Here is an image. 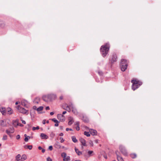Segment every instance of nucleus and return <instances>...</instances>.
<instances>
[{
  "label": "nucleus",
  "instance_id": "obj_1",
  "mask_svg": "<svg viewBox=\"0 0 161 161\" xmlns=\"http://www.w3.org/2000/svg\"><path fill=\"white\" fill-rule=\"evenodd\" d=\"M109 46L108 44H106L104 46H102L100 49L101 52L103 57H105L108 53L109 50Z\"/></svg>",
  "mask_w": 161,
  "mask_h": 161
},
{
  "label": "nucleus",
  "instance_id": "obj_2",
  "mask_svg": "<svg viewBox=\"0 0 161 161\" xmlns=\"http://www.w3.org/2000/svg\"><path fill=\"white\" fill-rule=\"evenodd\" d=\"M132 83V89L135 90L142 85V82L136 79H133L131 81Z\"/></svg>",
  "mask_w": 161,
  "mask_h": 161
},
{
  "label": "nucleus",
  "instance_id": "obj_3",
  "mask_svg": "<svg viewBox=\"0 0 161 161\" xmlns=\"http://www.w3.org/2000/svg\"><path fill=\"white\" fill-rule=\"evenodd\" d=\"M56 98V96L55 94H51L44 96L43 97V100L45 102H48L54 100Z\"/></svg>",
  "mask_w": 161,
  "mask_h": 161
},
{
  "label": "nucleus",
  "instance_id": "obj_4",
  "mask_svg": "<svg viewBox=\"0 0 161 161\" xmlns=\"http://www.w3.org/2000/svg\"><path fill=\"white\" fill-rule=\"evenodd\" d=\"M121 153L125 156L127 155V153L124 147L122 145H120L119 147Z\"/></svg>",
  "mask_w": 161,
  "mask_h": 161
},
{
  "label": "nucleus",
  "instance_id": "obj_5",
  "mask_svg": "<svg viewBox=\"0 0 161 161\" xmlns=\"http://www.w3.org/2000/svg\"><path fill=\"white\" fill-rule=\"evenodd\" d=\"M17 108L18 109L20 112L23 114H28V110H26L24 108L21 107H19V106H17Z\"/></svg>",
  "mask_w": 161,
  "mask_h": 161
},
{
  "label": "nucleus",
  "instance_id": "obj_6",
  "mask_svg": "<svg viewBox=\"0 0 161 161\" xmlns=\"http://www.w3.org/2000/svg\"><path fill=\"white\" fill-rule=\"evenodd\" d=\"M57 118L60 121H64L65 120L64 116L61 114H58Z\"/></svg>",
  "mask_w": 161,
  "mask_h": 161
},
{
  "label": "nucleus",
  "instance_id": "obj_7",
  "mask_svg": "<svg viewBox=\"0 0 161 161\" xmlns=\"http://www.w3.org/2000/svg\"><path fill=\"white\" fill-rule=\"evenodd\" d=\"M69 106L70 107V108L72 109V112L75 115H76L78 114V112L77 109L75 108V107L72 104H71L69 105Z\"/></svg>",
  "mask_w": 161,
  "mask_h": 161
},
{
  "label": "nucleus",
  "instance_id": "obj_8",
  "mask_svg": "<svg viewBox=\"0 0 161 161\" xmlns=\"http://www.w3.org/2000/svg\"><path fill=\"white\" fill-rule=\"evenodd\" d=\"M14 131V129L13 127L10 128L8 130H6V132L8 135H10V133H13Z\"/></svg>",
  "mask_w": 161,
  "mask_h": 161
},
{
  "label": "nucleus",
  "instance_id": "obj_9",
  "mask_svg": "<svg viewBox=\"0 0 161 161\" xmlns=\"http://www.w3.org/2000/svg\"><path fill=\"white\" fill-rule=\"evenodd\" d=\"M7 119L5 120H2L1 121L0 125L3 127H6L7 126V123L8 124V122H7Z\"/></svg>",
  "mask_w": 161,
  "mask_h": 161
},
{
  "label": "nucleus",
  "instance_id": "obj_10",
  "mask_svg": "<svg viewBox=\"0 0 161 161\" xmlns=\"http://www.w3.org/2000/svg\"><path fill=\"white\" fill-rule=\"evenodd\" d=\"M117 59V57L116 55L114 54L113 55L112 58L110 60L111 63H113L116 61Z\"/></svg>",
  "mask_w": 161,
  "mask_h": 161
},
{
  "label": "nucleus",
  "instance_id": "obj_11",
  "mask_svg": "<svg viewBox=\"0 0 161 161\" xmlns=\"http://www.w3.org/2000/svg\"><path fill=\"white\" fill-rule=\"evenodd\" d=\"M21 104L25 107H28V103L25 100H23L21 102Z\"/></svg>",
  "mask_w": 161,
  "mask_h": 161
},
{
  "label": "nucleus",
  "instance_id": "obj_12",
  "mask_svg": "<svg viewBox=\"0 0 161 161\" xmlns=\"http://www.w3.org/2000/svg\"><path fill=\"white\" fill-rule=\"evenodd\" d=\"M69 121L68 122V125H71L74 122L73 118L72 117H69L68 118Z\"/></svg>",
  "mask_w": 161,
  "mask_h": 161
},
{
  "label": "nucleus",
  "instance_id": "obj_13",
  "mask_svg": "<svg viewBox=\"0 0 161 161\" xmlns=\"http://www.w3.org/2000/svg\"><path fill=\"white\" fill-rule=\"evenodd\" d=\"M13 124L14 127H17L19 125V120L16 119L13 121Z\"/></svg>",
  "mask_w": 161,
  "mask_h": 161
},
{
  "label": "nucleus",
  "instance_id": "obj_14",
  "mask_svg": "<svg viewBox=\"0 0 161 161\" xmlns=\"http://www.w3.org/2000/svg\"><path fill=\"white\" fill-rule=\"evenodd\" d=\"M79 140L83 146H86V141L84 139L82 138H80Z\"/></svg>",
  "mask_w": 161,
  "mask_h": 161
},
{
  "label": "nucleus",
  "instance_id": "obj_15",
  "mask_svg": "<svg viewBox=\"0 0 161 161\" xmlns=\"http://www.w3.org/2000/svg\"><path fill=\"white\" fill-rule=\"evenodd\" d=\"M90 133L93 136L96 135L97 134V131L93 129H91L89 130Z\"/></svg>",
  "mask_w": 161,
  "mask_h": 161
},
{
  "label": "nucleus",
  "instance_id": "obj_16",
  "mask_svg": "<svg viewBox=\"0 0 161 161\" xmlns=\"http://www.w3.org/2000/svg\"><path fill=\"white\" fill-rule=\"evenodd\" d=\"M40 136L42 139H47L48 138V136L47 135L43 133L41 134Z\"/></svg>",
  "mask_w": 161,
  "mask_h": 161
},
{
  "label": "nucleus",
  "instance_id": "obj_17",
  "mask_svg": "<svg viewBox=\"0 0 161 161\" xmlns=\"http://www.w3.org/2000/svg\"><path fill=\"white\" fill-rule=\"evenodd\" d=\"M128 64H125V65H121V70L122 71H124L126 69Z\"/></svg>",
  "mask_w": 161,
  "mask_h": 161
},
{
  "label": "nucleus",
  "instance_id": "obj_18",
  "mask_svg": "<svg viewBox=\"0 0 161 161\" xmlns=\"http://www.w3.org/2000/svg\"><path fill=\"white\" fill-rule=\"evenodd\" d=\"M6 24L3 21L0 20V27L4 28L6 27Z\"/></svg>",
  "mask_w": 161,
  "mask_h": 161
},
{
  "label": "nucleus",
  "instance_id": "obj_19",
  "mask_svg": "<svg viewBox=\"0 0 161 161\" xmlns=\"http://www.w3.org/2000/svg\"><path fill=\"white\" fill-rule=\"evenodd\" d=\"M54 147L57 149H60L61 148V146L59 142H57L54 144Z\"/></svg>",
  "mask_w": 161,
  "mask_h": 161
},
{
  "label": "nucleus",
  "instance_id": "obj_20",
  "mask_svg": "<svg viewBox=\"0 0 161 161\" xmlns=\"http://www.w3.org/2000/svg\"><path fill=\"white\" fill-rule=\"evenodd\" d=\"M125 64H128L127 61L126 60L124 59H121V61L120 65H125Z\"/></svg>",
  "mask_w": 161,
  "mask_h": 161
},
{
  "label": "nucleus",
  "instance_id": "obj_21",
  "mask_svg": "<svg viewBox=\"0 0 161 161\" xmlns=\"http://www.w3.org/2000/svg\"><path fill=\"white\" fill-rule=\"evenodd\" d=\"M116 154L117 155V159L118 161H124L123 158L119 156L117 152H116Z\"/></svg>",
  "mask_w": 161,
  "mask_h": 161
},
{
  "label": "nucleus",
  "instance_id": "obj_22",
  "mask_svg": "<svg viewBox=\"0 0 161 161\" xmlns=\"http://www.w3.org/2000/svg\"><path fill=\"white\" fill-rule=\"evenodd\" d=\"M6 111L8 113V114H12L13 113V110L10 108H8L6 110Z\"/></svg>",
  "mask_w": 161,
  "mask_h": 161
},
{
  "label": "nucleus",
  "instance_id": "obj_23",
  "mask_svg": "<svg viewBox=\"0 0 161 161\" xmlns=\"http://www.w3.org/2000/svg\"><path fill=\"white\" fill-rule=\"evenodd\" d=\"M75 152L78 155L80 156L82 154L81 152L79 151V150L75 147Z\"/></svg>",
  "mask_w": 161,
  "mask_h": 161
},
{
  "label": "nucleus",
  "instance_id": "obj_24",
  "mask_svg": "<svg viewBox=\"0 0 161 161\" xmlns=\"http://www.w3.org/2000/svg\"><path fill=\"white\" fill-rule=\"evenodd\" d=\"M40 100V98L39 97H37L35 99L33 102L35 104H38L39 103Z\"/></svg>",
  "mask_w": 161,
  "mask_h": 161
},
{
  "label": "nucleus",
  "instance_id": "obj_25",
  "mask_svg": "<svg viewBox=\"0 0 161 161\" xmlns=\"http://www.w3.org/2000/svg\"><path fill=\"white\" fill-rule=\"evenodd\" d=\"M21 155H20L19 154L17 155L15 157V159L17 161H21L20 158Z\"/></svg>",
  "mask_w": 161,
  "mask_h": 161
},
{
  "label": "nucleus",
  "instance_id": "obj_26",
  "mask_svg": "<svg viewBox=\"0 0 161 161\" xmlns=\"http://www.w3.org/2000/svg\"><path fill=\"white\" fill-rule=\"evenodd\" d=\"M26 158L27 157L26 155L25 154H24L21 156L20 158L21 161L25 160L26 159Z\"/></svg>",
  "mask_w": 161,
  "mask_h": 161
},
{
  "label": "nucleus",
  "instance_id": "obj_27",
  "mask_svg": "<svg viewBox=\"0 0 161 161\" xmlns=\"http://www.w3.org/2000/svg\"><path fill=\"white\" fill-rule=\"evenodd\" d=\"M0 111L3 115H4L5 114L6 112L5 108H2L0 109Z\"/></svg>",
  "mask_w": 161,
  "mask_h": 161
},
{
  "label": "nucleus",
  "instance_id": "obj_28",
  "mask_svg": "<svg viewBox=\"0 0 161 161\" xmlns=\"http://www.w3.org/2000/svg\"><path fill=\"white\" fill-rule=\"evenodd\" d=\"M72 141L74 142L75 143V142H77V141H78L77 140V139H76V137L74 136H72Z\"/></svg>",
  "mask_w": 161,
  "mask_h": 161
},
{
  "label": "nucleus",
  "instance_id": "obj_29",
  "mask_svg": "<svg viewBox=\"0 0 161 161\" xmlns=\"http://www.w3.org/2000/svg\"><path fill=\"white\" fill-rule=\"evenodd\" d=\"M26 147H27V148L29 149L30 150H31L32 149V145H26L25 146V148H26Z\"/></svg>",
  "mask_w": 161,
  "mask_h": 161
},
{
  "label": "nucleus",
  "instance_id": "obj_30",
  "mask_svg": "<svg viewBox=\"0 0 161 161\" xmlns=\"http://www.w3.org/2000/svg\"><path fill=\"white\" fill-rule=\"evenodd\" d=\"M43 107L40 106L36 109V110L37 111H40L42 110L43 109Z\"/></svg>",
  "mask_w": 161,
  "mask_h": 161
},
{
  "label": "nucleus",
  "instance_id": "obj_31",
  "mask_svg": "<svg viewBox=\"0 0 161 161\" xmlns=\"http://www.w3.org/2000/svg\"><path fill=\"white\" fill-rule=\"evenodd\" d=\"M84 134L87 137H89L90 136V133L86 131L84 132Z\"/></svg>",
  "mask_w": 161,
  "mask_h": 161
},
{
  "label": "nucleus",
  "instance_id": "obj_32",
  "mask_svg": "<svg viewBox=\"0 0 161 161\" xmlns=\"http://www.w3.org/2000/svg\"><path fill=\"white\" fill-rule=\"evenodd\" d=\"M130 156L131 157L133 158H136V155L135 153L131 154L130 155Z\"/></svg>",
  "mask_w": 161,
  "mask_h": 161
},
{
  "label": "nucleus",
  "instance_id": "obj_33",
  "mask_svg": "<svg viewBox=\"0 0 161 161\" xmlns=\"http://www.w3.org/2000/svg\"><path fill=\"white\" fill-rule=\"evenodd\" d=\"M7 139V136L6 135H4L3 136L2 138V140H6Z\"/></svg>",
  "mask_w": 161,
  "mask_h": 161
},
{
  "label": "nucleus",
  "instance_id": "obj_34",
  "mask_svg": "<svg viewBox=\"0 0 161 161\" xmlns=\"http://www.w3.org/2000/svg\"><path fill=\"white\" fill-rule=\"evenodd\" d=\"M61 156L64 158H65L66 157V154L65 153H61Z\"/></svg>",
  "mask_w": 161,
  "mask_h": 161
},
{
  "label": "nucleus",
  "instance_id": "obj_35",
  "mask_svg": "<svg viewBox=\"0 0 161 161\" xmlns=\"http://www.w3.org/2000/svg\"><path fill=\"white\" fill-rule=\"evenodd\" d=\"M30 137L29 136H27L25 138L24 140L25 142H27L28 141L29 139H30Z\"/></svg>",
  "mask_w": 161,
  "mask_h": 161
},
{
  "label": "nucleus",
  "instance_id": "obj_36",
  "mask_svg": "<svg viewBox=\"0 0 161 161\" xmlns=\"http://www.w3.org/2000/svg\"><path fill=\"white\" fill-rule=\"evenodd\" d=\"M39 129V127L38 126H37L36 127H33L32 128V130H38Z\"/></svg>",
  "mask_w": 161,
  "mask_h": 161
},
{
  "label": "nucleus",
  "instance_id": "obj_37",
  "mask_svg": "<svg viewBox=\"0 0 161 161\" xmlns=\"http://www.w3.org/2000/svg\"><path fill=\"white\" fill-rule=\"evenodd\" d=\"M50 136L51 137L53 138L55 136V134L53 132H52L50 134Z\"/></svg>",
  "mask_w": 161,
  "mask_h": 161
},
{
  "label": "nucleus",
  "instance_id": "obj_38",
  "mask_svg": "<svg viewBox=\"0 0 161 161\" xmlns=\"http://www.w3.org/2000/svg\"><path fill=\"white\" fill-rule=\"evenodd\" d=\"M52 120L55 123L58 122V120L55 118L52 119Z\"/></svg>",
  "mask_w": 161,
  "mask_h": 161
},
{
  "label": "nucleus",
  "instance_id": "obj_39",
  "mask_svg": "<svg viewBox=\"0 0 161 161\" xmlns=\"http://www.w3.org/2000/svg\"><path fill=\"white\" fill-rule=\"evenodd\" d=\"M59 139L60 140V142L61 143L63 142L64 141V140L63 139V138L62 137H60L59 138Z\"/></svg>",
  "mask_w": 161,
  "mask_h": 161
},
{
  "label": "nucleus",
  "instance_id": "obj_40",
  "mask_svg": "<svg viewBox=\"0 0 161 161\" xmlns=\"http://www.w3.org/2000/svg\"><path fill=\"white\" fill-rule=\"evenodd\" d=\"M70 106H67V107L66 110L67 111H68L69 112V111H70Z\"/></svg>",
  "mask_w": 161,
  "mask_h": 161
},
{
  "label": "nucleus",
  "instance_id": "obj_41",
  "mask_svg": "<svg viewBox=\"0 0 161 161\" xmlns=\"http://www.w3.org/2000/svg\"><path fill=\"white\" fill-rule=\"evenodd\" d=\"M93 152L92 151H88V155H91V154L93 153Z\"/></svg>",
  "mask_w": 161,
  "mask_h": 161
},
{
  "label": "nucleus",
  "instance_id": "obj_42",
  "mask_svg": "<svg viewBox=\"0 0 161 161\" xmlns=\"http://www.w3.org/2000/svg\"><path fill=\"white\" fill-rule=\"evenodd\" d=\"M89 143L92 146H93V143L92 141H90Z\"/></svg>",
  "mask_w": 161,
  "mask_h": 161
},
{
  "label": "nucleus",
  "instance_id": "obj_43",
  "mask_svg": "<svg viewBox=\"0 0 161 161\" xmlns=\"http://www.w3.org/2000/svg\"><path fill=\"white\" fill-rule=\"evenodd\" d=\"M47 161H52V160L50 157H48L47 158Z\"/></svg>",
  "mask_w": 161,
  "mask_h": 161
},
{
  "label": "nucleus",
  "instance_id": "obj_44",
  "mask_svg": "<svg viewBox=\"0 0 161 161\" xmlns=\"http://www.w3.org/2000/svg\"><path fill=\"white\" fill-rule=\"evenodd\" d=\"M48 149L50 151H51L53 150V147L52 146H49L48 147Z\"/></svg>",
  "mask_w": 161,
  "mask_h": 161
},
{
  "label": "nucleus",
  "instance_id": "obj_45",
  "mask_svg": "<svg viewBox=\"0 0 161 161\" xmlns=\"http://www.w3.org/2000/svg\"><path fill=\"white\" fill-rule=\"evenodd\" d=\"M75 129L76 130H80L79 126H77L76 127Z\"/></svg>",
  "mask_w": 161,
  "mask_h": 161
},
{
  "label": "nucleus",
  "instance_id": "obj_46",
  "mask_svg": "<svg viewBox=\"0 0 161 161\" xmlns=\"http://www.w3.org/2000/svg\"><path fill=\"white\" fill-rule=\"evenodd\" d=\"M20 136L19 135H18L16 136V139L18 140L20 139Z\"/></svg>",
  "mask_w": 161,
  "mask_h": 161
},
{
  "label": "nucleus",
  "instance_id": "obj_47",
  "mask_svg": "<svg viewBox=\"0 0 161 161\" xmlns=\"http://www.w3.org/2000/svg\"><path fill=\"white\" fill-rule=\"evenodd\" d=\"M66 131H68L69 130H70V131H72V129H70V128H66Z\"/></svg>",
  "mask_w": 161,
  "mask_h": 161
},
{
  "label": "nucleus",
  "instance_id": "obj_48",
  "mask_svg": "<svg viewBox=\"0 0 161 161\" xmlns=\"http://www.w3.org/2000/svg\"><path fill=\"white\" fill-rule=\"evenodd\" d=\"M21 120L22 123L23 124H26V122H25V120H23L22 119H21Z\"/></svg>",
  "mask_w": 161,
  "mask_h": 161
},
{
  "label": "nucleus",
  "instance_id": "obj_49",
  "mask_svg": "<svg viewBox=\"0 0 161 161\" xmlns=\"http://www.w3.org/2000/svg\"><path fill=\"white\" fill-rule=\"evenodd\" d=\"M59 123V121H58V122L57 123H56L55 124V125H54L55 126H58L59 125V124H58Z\"/></svg>",
  "mask_w": 161,
  "mask_h": 161
},
{
  "label": "nucleus",
  "instance_id": "obj_50",
  "mask_svg": "<svg viewBox=\"0 0 161 161\" xmlns=\"http://www.w3.org/2000/svg\"><path fill=\"white\" fill-rule=\"evenodd\" d=\"M83 120L85 121V122H87L88 121V119H84V118L83 117Z\"/></svg>",
  "mask_w": 161,
  "mask_h": 161
},
{
  "label": "nucleus",
  "instance_id": "obj_51",
  "mask_svg": "<svg viewBox=\"0 0 161 161\" xmlns=\"http://www.w3.org/2000/svg\"><path fill=\"white\" fill-rule=\"evenodd\" d=\"M75 125H77V126H79V122L78 121L75 122Z\"/></svg>",
  "mask_w": 161,
  "mask_h": 161
},
{
  "label": "nucleus",
  "instance_id": "obj_52",
  "mask_svg": "<svg viewBox=\"0 0 161 161\" xmlns=\"http://www.w3.org/2000/svg\"><path fill=\"white\" fill-rule=\"evenodd\" d=\"M65 158H66V159L67 160H69V158H70V157H69V156H68L67 157H65Z\"/></svg>",
  "mask_w": 161,
  "mask_h": 161
},
{
  "label": "nucleus",
  "instance_id": "obj_53",
  "mask_svg": "<svg viewBox=\"0 0 161 161\" xmlns=\"http://www.w3.org/2000/svg\"><path fill=\"white\" fill-rule=\"evenodd\" d=\"M49 109H50V108H49V106H47V107H46V110H49Z\"/></svg>",
  "mask_w": 161,
  "mask_h": 161
},
{
  "label": "nucleus",
  "instance_id": "obj_54",
  "mask_svg": "<svg viewBox=\"0 0 161 161\" xmlns=\"http://www.w3.org/2000/svg\"><path fill=\"white\" fill-rule=\"evenodd\" d=\"M59 135L60 136H64V134L63 133H61L59 134Z\"/></svg>",
  "mask_w": 161,
  "mask_h": 161
},
{
  "label": "nucleus",
  "instance_id": "obj_55",
  "mask_svg": "<svg viewBox=\"0 0 161 161\" xmlns=\"http://www.w3.org/2000/svg\"><path fill=\"white\" fill-rule=\"evenodd\" d=\"M33 108L34 109H36L37 108L35 106H33Z\"/></svg>",
  "mask_w": 161,
  "mask_h": 161
},
{
  "label": "nucleus",
  "instance_id": "obj_56",
  "mask_svg": "<svg viewBox=\"0 0 161 161\" xmlns=\"http://www.w3.org/2000/svg\"><path fill=\"white\" fill-rule=\"evenodd\" d=\"M98 73L100 75H101L102 74V72L101 71H99Z\"/></svg>",
  "mask_w": 161,
  "mask_h": 161
},
{
  "label": "nucleus",
  "instance_id": "obj_57",
  "mask_svg": "<svg viewBox=\"0 0 161 161\" xmlns=\"http://www.w3.org/2000/svg\"><path fill=\"white\" fill-rule=\"evenodd\" d=\"M42 123L43 124H46L45 120H43L42 121Z\"/></svg>",
  "mask_w": 161,
  "mask_h": 161
},
{
  "label": "nucleus",
  "instance_id": "obj_58",
  "mask_svg": "<svg viewBox=\"0 0 161 161\" xmlns=\"http://www.w3.org/2000/svg\"><path fill=\"white\" fill-rule=\"evenodd\" d=\"M19 126H21V127H22L23 126V125H22V124H20V123H19Z\"/></svg>",
  "mask_w": 161,
  "mask_h": 161
},
{
  "label": "nucleus",
  "instance_id": "obj_59",
  "mask_svg": "<svg viewBox=\"0 0 161 161\" xmlns=\"http://www.w3.org/2000/svg\"><path fill=\"white\" fill-rule=\"evenodd\" d=\"M95 142L96 143H97L98 142V140H96L95 141Z\"/></svg>",
  "mask_w": 161,
  "mask_h": 161
},
{
  "label": "nucleus",
  "instance_id": "obj_60",
  "mask_svg": "<svg viewBox=\"0 0 161 161\" xmlns=\"http://www.w3.org/2000/svg\"><path fill=\"white\" fill-rule=\"evenodd\" d=\"M38 148L39 150H42V147H40V146H39L38 147Z\"/></svg>",
  "mask_w": 161,
  "mask_h": 161
},
{
  "label": "nucleus",
  "instance_id": "obj_61",
  "mask_svg": "<svg viewBox=\"0 0 161 161\" xmlns=\"http://www.w3.org/2000/svg\"><path fill=\"white\" fill-rule=\"evenodd\" d=\"M54 114V112H51L50 113V115H53Z\"/></svg>",
  "mask_w": 161,
  "mask_h": 161
},
{
  "label": "nucleus",
  "instance_id": "obj_62",
  "mask_svg": "<svg viewBox=\"0 0 161 161\" xmlns=\"http://www.w3.org/2000/svg\"><path fill=\"white\" fill-rule=\"evenodd\" d=\"M66 113V111H64L62 113V114H62L63 115L64 114H65Z\"/></svg>",
  "mask_w": 161,
  "mask_h": 161
},
{
  "label": "nucleus",
  "instance_id": "obj_63",
  "mask_svg": "<svg viewBox=\"0 0 161 161\" xmlns=\"http://www.w3.org/2000/svg\"><path fill=\"white\" fill-rule=\"evenodd\" d=\"M42 153H44L45 152V150L44 149H42Z\"/></svg>",
  "mask_w": 161,
  "mask_h": 161
},
{
  "label": "nucleus",
  "instance_id": "obj_64",
  "mask_svg": "<svg viewBox=\"0 0 161 161\" xmlns=\"http://www.w3.org/2000/svg\"><path fill=\"white\" fill-rule=\"evenodd\" d=\"M59 127H60V129H61V130H62L63 129V126H59Z\"/></svg>",
  "mask_w": 161,
  "mask_h": 161
}]
</instances>
